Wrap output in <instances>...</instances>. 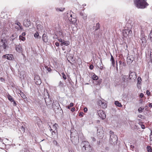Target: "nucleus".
I'll return each instance as SVG.
<instances>
[{"instance_id":"f257e3e1","label":"nucleus","mask_w":152,"mask_h":152,"mask_svg":"<svg viewBox=\"0 0 152 152\" xmlns=\"http://www.w3.org/2000/svg\"><path fill=\"white\" fill-rule=\"evenodd\" d=\"M81 146L82 150L84 152H92V147L89 142L87 141H83L81 143Z\"/></svg>"},{"instance_id":"f03ea898","label":"nucleus","mask_w":152,"mask_h":152,"mask_svg":"<svg viewBox=\"0 0 152 152\" xmlns=\"http://www.w3.org/2000/svg\"><path fill=\"white\" fill-rule=\"evenodd\" d=\"M136 6L138 8L144 9L148 5L144 0H134Z\"/></svg>"},{"instance_id":"7ed1b4c3","label":"nucleus","mask_w":152,"mask_h":152,"mask_svg":"<svg viewBox=\"0 0 152 152\" xmlns=\"http://www.w3.org/2000/svg\"><path fill=\"white\" fill-rule=\"evenodd\" d=\"M71 138L72 142L75 143L78 142L79 140V137L78 134L76 132L75 133H71Z\"/></svg>"},{"instance_id":"20e7f679","label":"nucleus","mask_w":152,"mask_h":152,"mask_svg":"<svg viewBox=\"0 0 152 152\" xmlns=\"http://www.w3.org/2000/svg\"><path fill=\"white\" fill-rule=\"evenodd\" d=\"M110 142L112 144H113V143H114L116 142L118 140V137L117 136L114 134L113 132L111 131H110Z\"/></svg>"},{"instance_id":"39448f33","label":"nucleus","mask_w":152,"mask_h":152,"mask_svg":"<svg viewBox=\"0 0 152 152\" xmlns=\"http://www.w3.org/2000/svg\"><path fill=\"white\" fill-rule=\"evenodd\" d=\"M97 114L99 118L102 120L105 118L106 115L105 112L102 110H99L97 111Z\"/></svg>"},{"instance_id":"423d86ee","label":"nucleus","mask_w":152,"mask_h":152,"mask_svg":"<svg viewBox=\"0 0 152 152\" xmlns=\"http://www.w3.org/2000/svg\"><path fill=\"white\" fill-rule=\"evenodd\" d=\"M49 96H48V98H45V100L48 107L50 108L52 106V104L53 102V100L49 98Z\"/></svg>"},{"instance_id":"0eeeda50","label":"nucleus","mask_w":152,"mask_h":152,"mask_svg":"<svg viewBox=\"0 0 152 152\" xmlns=\"http://www.w3.org/2000/svg\"><path fill=\"white\" fill-rule=\"evenodd\" d=\"M121 80L122 84L124 85H127L128 82L127 76L122 75L121 77Z\"/></svg>"},{"instance_id":"6e6552de","label":"nucleus","mask_w":152,"mask_h":152,"mask_svg":"<svg viewBox=\"0 0 152 152\" xmlns=\"http://www.w3.org/2000/svg\"><path fill=\"white\" fill-rule=\"evenodd\" d=\"M129 77L130 80H135L137 78L135 72H132L131 71H130Z\"/></svg>"},{"instance_id":"1a4fd4ad","label":"nucleus","mask_w":152,"mask_h":152,"mask_svg":"<svg viewBox=\"0 0 152 152\" xmlns=\"http://www.w3.org/2000/svg\"><path fill=\"white\" fill-rule=\"evenodd\" d=\"M67 16L69 20L72 23H75L77 21L76 19L74 18H72V15L71 14H68Z\"/></svg>"},{"instance_id":"9d476101","label":"nucleus","mask_w":152,"mask_h":152,"mask_svg":"<svg viewBox=\"0 0 152 152\" xmlns=\"http://www.w3.org/2000/svg\"><path fill=\"white\" fill-rule=\"evenodd\" d=\"M0 43L1 46H2L4 49H5L7 47V42L5 39H2Z\"/></svg>"},{"instance_id":"9b49d317","label":"nucleus","mask_w":152,"mask_h":152,"mask_svg":"<svg viewBox=\"0 0 152 152\" xmlns=\"http://www.w3.org/2000/svg\"><path fill=\"white\" fill-rule=\"evenodd\" d=\"M34 82L37 85H39L41 83L40 77L38 75H36L34 77Z\"/></svg>"},{"instance_id":"f8f14e48","label":"nucleus","mask_w":152,"mask_h":152,"mask_svg":"<svg viewBox=\"0 0 152 152\" xmlns=\"http://www.w3.org/2000/svg\"><path fill=\"white\" fill-rule=\"evenodd\" d=\"M3 58H6L8 60H12L13 58V55L11 54H6L5 55H4L2 56Z\"/></svg>"},{"instance_id":"ddd939ff","label":"nucleus","mask_w":152,"mask_h":152,"mask_svg":"<svg viewBox=\"0 0 152 152\" xmlns=\"http://www.w3.org/2000/svg\"><path fill=\"white\" fill-rule=\"evenodd\" d=\"M54 104H53L52 105L51 107L53 108V109H58L59 104L58 102V101H56L54 102H53Z\"/></svg>"},{"instance_id":"4468645a","label":"nucleus","mask_w":152,"mask_h":152,"mask_svg":"<svg viewBox=\"0 0 152 152\" xmlns=\"http://www.w3.org/2000/svg\"><path fill=\"white\" fill-rule=\"evenodd\" d=\"M23 25L26 27H28L30 25V22L28 20H25L23 22Z\"/></svg>"},{"instance_id":"2eb2a0df","label":"nucleus","mask_w":152,"mask_h":152,"mask_svg":"<svg viewBox=\"0 0 152 152\" xmlns=\"http://www.w3.org/2000/svg\"><path fill=\"white\" fill-rule=\"evenodd\" d=\"M15 50L17 52L19 53H22L23 51L22 48L20 45H16V46Z\"/></svg>"},{"instance_id":"dca6fc26","label":"nucleus","mask_w":152,"mask_h":152,"mask_svg":"<svg viewBox=\"0 0 152 152\" xmlns=\"http://www.w3.org/2000/svg\"><path fill=\"white\" fill-rule=\"evenodd\" d=\"M137 86L139 88H140L141 87H140V84L141 83V80H142L141 78L140 77H138V78H137Z\"/></svg>"},{"instance_id":"f3484780","label":"nucleus","mask_w":152,"mask_h":152,"mask_svg":"<svg viewBox=\"0 0 152 152\" xmlns=\"http://www.w3.org/2000/svg\"><path fill=\"white\" fill-rule=\"evenodd\" d=\"M42 39L43 41L45 42H47L48 41V37L45 34H43L42 37Z\"/></svg>"},{"instance_id":"a211bd4d","label":"nucleus","mask_w":152,"mask_h":152,"mask_svg":"<svg viewBox=\"0 0 152 152\" xmlns=\"http://www.w3.org/2000/svg\"><path fill=\"white\" fill-rule=\"evenodd\" d=\"M80 14L84 20H85L87 19V15L86 14L81 12H80Z\"/></svg>"},{"instance_id":"6ab92c4d","label":"nucleus","mask_w":152,"mask_h":152,"mask_svg":"<svg viewBox=\"0 0 152 152\" xmlns=\"http://www.w3.org/2000/svg\"><path fill=\"white\" fill-rule=\"evenodd\" d=\"M18 35L17 34L15 33L12 34V35L10 37V40L13 41V40L16 38Z\"/></svg>"},{"instance_id":"aec40b11","label":"nucleus","mask_w":152,"mask_h":152,"mask_svg":"<svg viewBox=\"0 0 152 152\" xmlns=\"http://www.w3.org/2000/svg\"><path fill=\"white\" fill-rule=\"evenodd\" d=\"M134 60V58L133 57H128L127 59V63L128 64H130L131 63L133 60Z\"/></svg>"},{"instance_id":"412c9836","label":"nucleus","mask_w":152,"mask_h":152,"mask_svg":"<svg viewBox=\"0 0 152 152\" xmlns=\"http://www.w3.org/2000/svg\"><path fill=\"white\" fill-rule=\"evenodd\" d=\"M70 44V42L69 41H65L63 40V42L62 43H61L60 45L61 46H62L63 45H64L66 46H68Z\"/></svg>"},{"instance_id":"4be33fe9","label":"nucleus","mask_w":152,"mask_h":152,"mask_svg":"<svg viewBox=\"0 0 152 152\" xmlns=\"http://www.w3.org/2000/svg\"><path fill=\"white\" fill-rule=\"evenodd\" d=\"M57 126V124H55L53 126L52 128L50 127V132L51 131L55 130L56 131V126Z\"/></svg>"},{"instance_id":"5701e85b","label":"nucleus","mask_w":152,"mask_h":152,"mask_svg":"<svg viewBox=\"0 0 152 152\" xmlns=\"http://www.w3.org/2000/svg\"><path fill=\"white\" fill-rule=\"evenodd\" d=\"M115 104L116 106L119 107H121L122 106V105L118 101H115Z\"/></svg>"},{"instance_id":"b1692460","label":"nucleus","mask_w":152,"mask_h":152,"mask_svg":"<svg viewBox=\"0 0 152 152\" xmlns=\"http://www.w3.org/2000/svg\"><path fill=\"white\" fill-rule=\"evenodd\" d=\"M64 86V84L63 81H60L59 82L58 87L59 88H61L63 87Z\"/></svg>"},{"instance_id":"393cba45","label":"nucleus","mask_w":152,"mask_h":152,"mask_svg":"<svg viewBox=\"0 0 152 152\" xmlns=\"http://www.w3.org/2000/svg\"><path fill=\"white\" fill-rule=\"evenodd\" d=\"M65 8L63 7H60V8H56V11L58 12L60 11L62 12L64 10Z\"/></svg>"},{"instance_id":"a878e982","label":"nucleus","mask_w":152,"mask_h":152,"mask_svg":"<svg viewBox=\"0 0 152 152\" xmlns=\"http://www.w3.org/2000/svg\"><path fill=\"white\" fill-rule=\"evenodd\" d=\"M103 129H102L100 127L99 128H98L97 129V133H99V134H101L102 133H103Z\"/></svg>"},{"instance_id":"bb28decb","label":"nucleus","mask_w":152,"mask_h":152,"mask_svg":"<svg viewBox=\"0 0 152 152\" xmlns=\"http://www.w3.org/2000/svg\"><path fill=\"white\" fill-rule=\"evenodd\" d=\"M100 106L103 108H105L107 107V105L106 103L103 101Z\"/></svg>"},{"instance_id":"cd10ccee","label":"nucleus","mask_w":152,"mask_h":152,"mask_svg":"<svg viewBox=\"0 0 152 152\" xmlns=\"http://www.w3.org/2000/svg\"><path fill=\"white\" fill-rule=\"evenodd\" d=\"M37 27L38 30H41L43 28V27L42 25L39 24L37 25Z\"/></svg>"},{"instance_id":"c85d7f7f","label":"nucleus","mask_w":152,"mask_h":152,"mask_svg":"<svg viewBox=\"0 0 152 152\" xmlns=\"http://www.w3.org/2000/svg\"><path fill=\"white\" fill-rule=\"evenodd\" d=\"M92 79L94 80H96L98 79V77L96 75L94 74L92 76Z\"/></svg>"},{"instance_id":"c756f323","label":"nucleus","mask_w":152,"mask_h":152,"mask_svg":"<svg viewBox=\"0 0 152 152\" xmlns=\"http://www.w3.org/2000/svg\"><path fill=\"white\" fill-rule=\"evenodd\" d=\"M15 23L16 24L18 25L19 26V27L20 28V29H22V27L21 26H20V23L18 21H16L15 22Z\"/></svg>"},{"instance_id":"7c9ffc66","label":"nucleus","mask_w":152,"mask_h":152,"mask_svg":"<svg viewBox=\"0 0 152 152\" xmlns=\"http://www.w3.org/2000/svg\"><path fill=\"white\" fill-rule=\"evenodd\" d=\"M147 148L148 152H152V150L151 149V146H147Z\"/></svg>"},{"instance_id":"2f4dec72","label":"nucleus","mask_w":152,"mask_h":152,"mask_svg":"<svg viewBox=\"0 0 152 152\" xmlns=\"http://www.w3.org/2000/svg\"><path fill=\"white\" fill-rule=\"evenodd\" d=\"M39 34L38 32H36L34 34V37L36 38H38V36H39Z\"/></svg>"},{"instance_id":"473e14b6","label":"nucleus","mask_w":152,"mask_h":152,"mask_svg":"<svg viewBox=\"0 0 152 152\" xmlns=\"http://www.w3.org/2000/svg\"><path fill=\"white\" fill-rule=\"evenodd\" d=\"M8 99L11 102H13L14 101L13 98H12V97L10 95L8 96Z\"/></svg>"},{"instance_id":"72a5a7b5","label":"nucleus","mask_w":152,"mask_h":152,"mask_svg":"<svg viewBox=\"0 0 152 152\" xmlns=\"http://www.w3.org/2000/svg\"><path fill=\"white\" fill-rule=\"evenodd\" d=\"M103 99L102 100H99L98 101V103L99 106H100L101 105L103 102Z\"/></svg>"},{"instance_id":"f704fd0d","label":"nucleus","mask_w":152,"mask_h":152,"mask_svg":"<svg viewBox=\"0 0 152 152\" xmlns=\"http://www.w3.org/2000/svg\"><path fill=\"white\" fill-rule=\"evenodd\" d=\"M144 108H142L141 107H140L138 109V111L139 113H141L142 112V111L144 110Z\"/></svg>"},{"instance_id":"c9c22d12","label":"nucleus","mask_w":152,"mask_h":152,"mask_svg":"<svg viewBox=\"0 0 152 152\" xmlns=\"http://www.w3.org/2000/svg\"><path fill=\"white\" fill-rule=\"evenodd\" d=\"M150 142H152V130L151 131V133L150 135Z\"/></svg>"},{"instance_id":"e433bc0d","label":"nucleus","mask_w":152,"mask_h":152,"mask_svg":"<svg viewBox=\"0 0 152 152\" xmlns=\"http://www.w3.org/2000/svg\"><path fill=\"white\" fill-rule=\"evenodd\" d=\"M20 95L21 97L23 99H25L26 97L25 95L22 92H20Z\"/></svg>"},{"instance_id":"4c0bfd02","label":"nucleus","mask_w":152,"mask_h":152,"mask_svg":"<svg viewBox=\"0 0 152 152\" xmlns=\"http://www.w3.org/2000/svg\"><path fill=\"white\" fill-rule=\"evenodd\" d=\"M19 38L20 39L23 41H24L26 39L25 37H23V36L21 35L19 36Z\"/></svg>"},{"instance_id":"58836bf2","label":"nucleus","mask_w":152,"mask_h":152,"mask_svg":"<svg viewBox=\"0 0 152 152\" xmlns=\"http://www.w3.org/2000/svg\"><path fill=\"white\" fill-rule=\"evenodd\" d=\"M61 74L62 75V77L63 78H64V80H66V76L65 75V74L64 73V72H62V73H61Z\"/></svg>"},{"instance_id":"ea45409f","label":"nucleus","mask_w":152,"mask_h":152,"mask_svg":"<svg viewBox=\"0 0 152 152\" xmlns=\"http://www.w3.org/2000/svg\"><path fill=\"white\" fill-rule=\"evenodd\" d=\"M74 105V104L73 103H70V105L68 107H67V108L68 109H69L70 108V107H73Z\"/></svg>"},{"instance_id":"a19ab883","label":"nucleus","mask_w":152,"mask_h":152,"mask_svg":"<svg viewBox=\"0 0 152 152\" xmlns=\"http://www.w3.org/2000/svg\"><path fill=\"white\" fill-rule=\"evenodd\" d=\"M45 68H46L47 69L48 71L49 72H50L51 70L50 68H48L47 66H45Z\"/></svg>"},{"instance_id":"79ce46f5","label":"nucleus","mask_w":152,"mask_h":152,"mask_svg":"<svg viewBox=\"0 0 152 152\" xmlns=\"http://www.w3.org/2000/svg\"><path fill=\"white\" fill-rule=\"evenodd\" d=\"M99 23H97L96 24V26L97 27L96 28V29L95 30H97L99 28Z\"/></svg>"},{"instance_id":"37998d69","label":"nucleus","mask_w":152,"mask_h":152,"mask_svg":"<svg viewBox=\"0 0 152 152\" xmlns=\"http://www.w3.org/2000/svg\"><path fill=\"white\" fill-rule=\"evenodd\" d=\"M52 137H53V136L55 134L56 132L55 130L52 131Z\"/></svg>"},{"instance_id":"c03bdc74","label":"nucleus","mask_w":152,"mask_h":152,"mask_svg":"<svg viewBox=\"0 0 152 152\" xmlns=\"http://www.w3.org/2000/svg\"><path fill=\"white\" fill-rule=\"evenodd\" d=\"M99 68L101 70H103V67L102 66V64L101 65V64H100V65L99 67Z\"/></svg>"},{"instance_id":"a18cd8bd","label":"nucleus","mask_w":152,"mask_h":152,"mask_svg":"<svg viewBox=\"0 0 152 152\" xmlns=\"http://www.w3.org/2000/svg\"><path fill=\"white\" fill-rule=\"evenodd\" d=\"M59 42H61V43H62L63 42V40L61 38H60L58 39Z\"/></svg>"},{"instance_id":"49530a36","label":"nucleus","mask_w":152,"mask_h":152,"mask_svg":"<svg viewBox=\"0 0 152 152\" xmlns=\"http://www.w3.org/2000/svg\"><path fill=\"white\" fill-rule=\"evenodd\" d=\"M110 60L111 61H113V62L114 61L113 57L112 55H111Z\"/></svg>"},{"instance_id":"de8ad7c7","label":"nucleus","mask_w":152,"mask_h":152,"mask_svg":"<svg viewBox=\"0 0 152 152\" xmlns=\"http://www.w3.org/2000/svg\"><path fill=\"white\" fill-rule=\"evenodd\" d=\"M146 94L148 96H149L150 95V92L148 90L146 91Z\"/></svg>"},{"instance_id":"09e8293b","label":"nucleus","mask_w":152,"mask_h":152,"mask_svg":"<svg viewBox=\"0 0 152 152\" xmlns=\"http://www.w3.org/2000/svg\"><path fill=\"white\" fill-rule=\"evenodd\" d=\"M83 112H80L79 113V115L80 116H83Z\"/></svg>"},{"instance_id":"8fccbe9b","label":"nucleus","mask_w":152,"mask_h":152,"mask_svg":"<svg viewBox=\"0 0 152 152\" xmlns=\"http://www.w3.org/2000/svg\"><path fill=\"white\" fill-rule=\"evenodd\" d=\"M93 68L94 66L92 65H90L89 66V68L90 69H92Z\"/></svg>"},{"instance_id":"3c124183","label":"nucleus","mask_w":152,"mask_h":152,"mask_svg":"<svg viewBox=\"0 0 152 152\" xmlns=\"http://www.w3.org/2000/svg\"><path fill=\"white\" fill-rule=\"evenodd\" d=\"M55 45L57 46H59V43L58 42H56L55 43Z\"/></svg>"},{"instance_id":"603ef678","label":"nucleus","mask_w":152,"mask_h":152,"mask_svg":"<svg viewBox=\"0 0 152 152\" xmlns=\"http://www.w3.org/2000/svg\"><path fill=\"white\" fill-rule=\"evenodd\" d=\"M140 97L142 98L144 96V94L143 93H141L140 94Z\"/></svg>"},{"instance_id":"864d4df0","label":"nucleus","mask_w":152,"mask_h":152,"mask_svg":"<svg viewBox=\"0 0 152 152\" xmlns=\"http://www.w3.org/2000/svg\"><path fill=\"white\" fill-rule=\"evenodd\" d=\"M0 80L1 81L3 82L4 81H5L4 79L2 77H1L0 78Z\"/></svg>"},{"instance_id":"5fc2aeb1","label":"nucleus","mask_w":152,"mask_h":152,"mask_svg":"<svg viewBox=\"0 0 152 152\" xmlns=\"http://www.w3.org/2000/svg\"><path fill=\"white\" fill-rule=\"evenodd\" d=\"M122 65L124 66H126V64L125 62H123Z\"/></svg>"},{"instance_id":"6e6d98bb","label":"nucleus","mask_w":152,"mask_h":152,"mask_svg":"<svg viewBox=\"0 0 152 152\" xmlns=\"http://www.w3.org/2000/svg\"><path fill=\"white\" fill-rule=\"evenodd\" d=\"M91 138L93 141L94 142L96 141V139L94 137H91Z\"/></svg>"},{"instance_id":"4d7b16f0","label":"nucleus","mask_w":152,"mask_h":152,"mask_svg":"<svg viewBox=\"0 0 152 152\" xmlns=\"http://www.w3.org/2000/svg\"><path fill=\"white\" fill-rule=\"evenodd\" d=\"M148 106L151 108L152 107V103H150Z\"/></svg>"},{"instance_id":"13d9d810","label":"nucleus","mask_w":152,"mask_h":152,"mask_svg":"<svg viewBox=\"0 0 152 152\" xmlns=\"http://www.w3.org/2000/svg\"><path fill=\"white\" fill-rule=\"evenodd\" d=\"M139 101H140V102L141 103V104H142L143 103V101L142 99H140V100H139Z\"/></svg>"},{"instance_id":"bf43d9fd","label":"nucleus","mask_w":152,"mask_h":152,"mask_svg":"<svg viewBox=\"0 0 152 152\" xmlns=\"http://www.w3.org/2000/svg\"><path fill=\"white\" fill-rule=\"evenodd\" d=\"M84 110L85 112H86L87 111V108L86 107H85L84 109Z\"/></svg>"},{"instance_id":"052dcab7","label":"nucleus","mask_w":152,"mask_h":152,"mask_svg":"<svg viewBox=\"0 0 152 152\" xmlns=\"http://www.w3.org/2000/svg\"><path fill=\"white\" fill-rule=\"evenodd\" d=\"M75 108L73 107V108H71V111L72 112H73V111H75Z\"/></svg>"},{"instance_id":"680f3d73","label":"nucleus","mask_w":152,"mask_h":152,"mask_svg":"<svg viewBox=\"0 0 152 152\" xmlns=\"http://www.w3.org/2000/svg\"><path fill=\"white\" fill-rule=\"evenodd\" d=\"M109 149V148L108 147H107L105 148V150L106 151H108Z\"/></svg>"},{"instance_id":"e2e57ef3","label":"nucleus","mask_w":152,"mask_h":152,"mask_svg":"<svg viewBox=\"0 0 152 152\" xmlns=\"http://www.w3.org/2000/svg\"><path fill=\"white\" fill-rule=\"evenodd\" d=\"M141 128L142 129H144L145 128V127L144 125H142L141 126Z\"/></svg>"},{"instance_id":"0e129e2a","label":"nucleus","mask_w":152,"mask_h":152,"mask_svg":"<svg viewBox=\"0 0 152 152\" xmlns=\"http://www.w3.org/2000/svg\"><path fill=\"white\" fill-rule=\"evenodd\" d=\"M20 78H21V79H22V78H23V79H24V75H23L22 76H21L20 77Z\"/></svg>"},{"instance_id":"69168bd1","label":"nucleus","mask_w":152,"mask_h":152,"mask_svg":"<svg viewBox=\"0 0 152 152\" xmlns=\"http://www.w3.org/2000/svg\"><path fill=\"white\" fill-rule=\"evenodd\" d=\"M112 65L113 66H114V65H115V62H114V61H112Z\"/></svg>"},{"instance_id":"338daca9","label":"nucleus","mask_w":152,"mask_h":152,"mask_svg":"<svg viewBox=\"0 0 152 152\" xmlns=\"http://www.w3.org/2000/svg\"><path fill=\"white\" fill-rule=\"evenodd\" d=\"M22 36H25L26 35V34H25V32L23 33L22 34Z\"/></svg>"},{"instance_id":"774afa93","label":"nucleus","mask_w":152,"mask_h":152,"mask_svg":"<svg viewBox=\"0 0 152 152\" xmlns=\"http://www.w3.org/2000/svg\"><path fill=\"white\" fill-rule=\"evenodd\" d=\"M119 62L120 65H122L123 62L122 61H119Z\"/></svg>"}]
</instances>
